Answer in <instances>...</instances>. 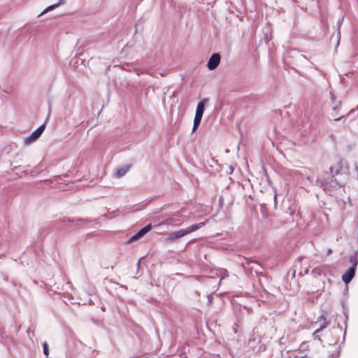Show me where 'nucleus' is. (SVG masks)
Instances as JSON below:
<instances>
[{"instance_id": "nucleus-25", "label": "nucleus", "mask_w": 358, "mask_h": 358, "mask_svg": "<svg viewBox=\"0 0 358 358\" xmlns=\"http://www.w3.org/2000/svg\"><path fill=\"white\" fill-rule=\"evenodd\" d=\"M336 108H337V105H336V106H334L333 107V110H336Z\"/></svg>"}, {"instance_id": "nucleus-8", "label": "nucleus", "mask_w": 358, "mask_h": 358, "mask_svg": "<svg viewBox=\"0 0 358 358\" xmlns=\"http://www.w3.org/2000/svg\"><path fill=\"white\" fill-rule=\"evenodd\" d=\"M355 268H349L346 272L342 275V280L345 284H348L354 278L355 274Z\"/></svg>"}, {"instance_id": "nucleus-2", "label": "nucleus", "mask_w": 358, "mask_h": 358, "mask_svg": "<svg viewBox=\"0 0 358 358\" xmlns=\"http://www.w3.org/2000/svg\"><path fill=\"white\" fill-rule=\"evenodd\" d=\"M329 171L331 176L330 178L324 180L317 179L315 181V185L322 187L324 190H326L327 188L336 187L339 185L337 180L334 178L335 175L338 173V170L334 171L333 166H330Z\"/></svg>"}, {"instance_id": "nucleus-19", "label": "nucleus", "mask_w": 358, "mask_h": 358, "mask_svg": "<svg viewBox=\"0 0 358 358\" xmlns=\"http://www.w3.org/2000/svg\"><path fill=\"white\" fill-rule=\"evenodd\" d=\"M273 199H274V206H275V208H276L277 207V194H275Z\"/></svg>"}, {"instance_id": "nucleus-6", "label": "nucleus", "mask_w": 358, "mask_h": 358, "mask_svg": "<svg viewBox=\"0 0 358 358\" xmlns=\"http://www.w3.org/2000/svg\"><path fill=\"white\" fill-rule=\"evenodd\" d=\"M220 62V55L218 53H213L207 64V66L210 70L215 69Z\"/></svg>"}, {"instance_id": "nucleus-10", "label": "nucleus", "mask_w": 358, "mask_h": 358, "mask_svg": "<svg viewBox=\"0 0 358 358\" xmlns=\"http://www.w3.org/2000/svg\"><path fill=\"white\" fill-rule=\"evenodd\" d=\"M130 169L129 166H124L120 168H118L115 171V176L118 178L124 176L129 171Z\"/></svg>"}, {"instance_id": "nucleus-12", "label": "nucleus", "mask_w": 358, "mask_h": 358, "mask_svg": "<svg viewBox=\"0 0 358 358\" xmlns=\"http://www.w3.org/2000/svg\"><path fill=\"white\" fill-rule=\"evenodd\" d=\"M216 275L217 276H219L220 277V281L218 282V284L220 283V282L227 278L229 276V273H228V271L226 270V269H224V268H221V269H219L217 271H216V273H215Z\"/></svg>"}, {"instance_id": "nucleus-5", "label": "nucleus", "mask_w": 358, "mask_h": 358, "mask_svg": "<svg viewBox=\"0 0 358 358\" xmlns=\"http://www.w3.org/2000/svg\"><path fill=\"white\" fill-rule=\"evenodd\" d=\"M152 224H148L145 227H143L140 229L136 234L133 235L129 239V243L134 242L142 238L144 235H145L148 232H149L152 229Z\"/></svg>"}, {"instance_id": "nucleus-3", "label": "nucleus", "mask_w": 358, "mask_h": 358, "mask_svg": "<svg viewBox=\"0 0 358 358\" xmlns=\"http://www.w3.org/2000/svg\"><path fill=\"white\" fill-rule=\"evenodd\" d=\"M342 331V328L339 324H337L336 327H333L324 334V342H326L328 345L336 344L338 341Z\"/></svg>"}, {"instance_id": "nucleus-18", "label": "nucleus", "mask_w": 358, "mask_h": 358, "mask_svg": "<svg viewBox=\"0 0 358 358\" xmlns=\"http://www.w3.org/2000/svg\"><path fill=\"white\" fill-rule=\"evenodd\" d=\"M27 333L30 338H31V335H34V333L31 331L29 329L27 330Z\"/></svg>"}, {"instance_id": "nucleus-16", "label": "nucleus", "mask_w": 358, "mask_h": 358, "mask_svg": "<svg viewBox=\"0 0 358 358\" xmlns=\"http://www.w3.org/2000/svg\"><path fill=\"white\" fill-rule=\"evenodd\" d=\"M349 261L352 264V266L350 268H354L356 269L358 264V259L357 257H356V255H351L349 258Z\"/></svg>"}, {"instance_id": "nucleus-29", "label": "nucleus", "mask_w": 358, "mask_h": 358, "mask_svg": "<svg viewBox=\"0 0 358 358\" xmlns=\"http://www.w3.org/2000/svg\"><path fill=\"white\" fill-rule=\"evenodd\" d=\"M301 358H303V357H301Z\"/></svg>"}, {"instance_id": "nucleus-23", "label": "nucleus", "mask_w": 358, "mask_h": 358, "mask_svg": "<svg viewBox=\"0 0 358 358\" xmlns=\"http://www.w3.org/2000/svg\"><path fill=\"white\" fill-rule=\"evenodd\" d=\"M353 255H356V257H357L358 255V250L355 251V254Z\"/></svg>"}, {"instance_id": "nucleus-9", "label": "nucleus", "mask_w": 358, "mask_h": 358, "mask_svg": "<svg viewBox=\"0 0 358 358\" xmlns=\"http://www.w3.org/2000/svg\"><path fill=\"white\" fill-rule=\"evenodd\" d=\"M207 102H208L207 99H204L199 102V103L197 104V106H196V113H195L196 115L203 117L204 110H205V106H206V104Z\"/></svg>"}, {"instance_id": "nucleus-17", "label": "nucleus", "mask_w": 358, "mask_h": 358, "mask_svg": "<svg viewBox=\"0 0 358 358\" xmlns=\"http://www.w3.org/2000/svg\"><path fill=\"white\" fill-rule=\"evenodd\" d=\"M43 353L45 356H48L49 355V348L48 345L46 342L43 343Z\"/></svg>"}, {"instance_id": "nucleus-11", "label": "nucleus", "mask_w": 358, "mask_h": 358, "mask_svg": "<svg viewBox=\"0 0 358 358\" xmlns=\"http://www.w3.org/2000/svg\"><path fill=\"white\" fill-rule=\"evenodd\" d=\"M64 3H65V0H59V1L58 3L48 6L45 10H43V12L41 13L39 16L43 15V14H44V13H47V12H48V11L54 10L55 8H57L60 5L64 4Z\"/></svg>"}, {"instance_id": "nucleus-26", "label": "nucleus", "mask_w": 358, "mask_h": 358, "mask_svg": "<svg viewBox=\"0 0 358 358\" xmlns=\"http://www.w3.org/2000/svg\"><path fill=\"white\" fill-rule=\"evenodd\" d=\"M211 278H214V277H208V278H206V280H209V279H211Z\"/></svg>"}, {"instance_id": "nucleus-24", "label": "nucleus", "mask_w": 358, "mask_h": 358, "mask_svg": "<svg viewBox=\"0 0 358 358\" xmlns=\"http://www.w3.org/2000/svg\"><path fill=\"white\" fill-rule=\"evenodd\" d=\"M331 99L332 101L334 100V96L332 94H331Z\"/></svg>"}, {"instance_id": "nucleus-13", "label": "nucleus", "mask_w": 358, "mask_h": 358, "mask_svg": "<svg viewBox=\"0 0 358 358\" xmlns=\"http://www.w3.org/2000/svg\"><path fill=\"white\" fill-rule=\"evenodd\" d=\"M201 119H202V117L195 115V117H194V124H193V128H192V133L194 132L197 129V128L199 127V124H200V123L201 122Z\"/></svg>"}, {"instance_id": "nucleus-20", "label": "nucleus", "mask_w": 358, "mask_h": 358, "mask_svg": "<svg viewBox=\"0 0 358 358\" xmlns=\"http://www.w3.org/2000/svg\"><path fill=\"white\" fill-rule=\"evenodd\" d=\"M338 355H339V352L337 351L336 352L332 354L331 356H332L333 358H337L338 357Z\"/></svg>"}, {"instance_id": "nucleus-7", "label": "nucleus", "mask_w": 358, "mask_h": 358, "mask_svg": "<svg viewBox=\"0 0 358 358\" xmlns=\"http://www.w3.org/2000/svg\"><path fill=\"white\" fill-rule=\"evenodd\" d=\"M322 320H323V321H324V323H322V324H320V328H318L317 329H316V330L314 331V333L313 334V336L314 339H318V340L321 342V343H322L323 342H324V340L321 339L318 334H319L321 331H322V330H323V329H324L327 326V324H328V323H329V322H325V319H324L323 317H322V316H321V317H319V318H318V320H317V322H322Z\"/></svg>"}, {"instance_id": "nucleus-22", "label": "nucleus", "mask_w": 358, "mask_h": 358, "mask_svg": "<svg viewBox=\"0 0 358 358\" xmlns=\"http://www.w3.org/2000/svg\"><path fill=\"white\" fill-rule=\"evenodd\" d=\"M341 118H342V116L335 118L334 120L338 121V120H341Z\"/></svg>"}, {"instance_id": "nucleus-1", "label": "nucleus", "mask_w": 358, "mask_h": 358, "mask_svg": "<svg viewBox=\"0 0 358 358\" xmlns=\"http://www.w3.org/2000/svg\"><path fill=\"white\" fill-rule=\"evenodd\" d=\"M205 225V222H199L195 224H192L185 229H182L173 232L169 234L167 238H166V241L173 242L176 240L180 238L193 231H195L200 228L203 227Z\"/></svg>"}, {"instance_id": "nucleus-14", "label": "nucleus", "mask_w": 358, "mask_h": 358, "mask_svg": "<svg viewBox=\"0 0 358 358\" xmlns=\"http://www.w3.org/2000/svg\"><path fill=\"white\" fill-rule=\"evenodd\" d=\"M180 222L179 219L173 218V217H169L166 220H164L160 224L163 225H169L171 224L173 222Z\"/></svg>"}, {"instance_id": "nucleus-21", "label": "nucleus", "mask_w": 358, "mask_h": 358, "mask_svg": "<svg viewBox=\"0 0 358 358\" xmlns=\"http://www.w3.org/2000/svg\"><path fill=\"white\" fill-rule=\"evenodd\" d=\"M343 18H344V17H343V16H342V17H341V18H340V19L338 20V24H339V25H341V22H342V21L343 20Z\"/></svg>"}, {"instance_id": "nucleus-27", "label": "nucleus", "mask_w": 358, "mask_h": 358, "mask_svg": "<svg viewBox=\"0 0 358 358\" xmlns=\"http://www.w3.org/2000/svg\"><path fill=\"white\" fill-rule=\"evenodd\" d=\"M331 252V250L329 249V251H328V253L330 254Z\"/></svg>"}, {"instance_id": "nucleus-4", "label": "nucleus", "mask_w": 358, "mask_h": 358, "mask_svg": "<svg viewBox=\"0 0 358 358\" xmlns=\"http://www.w3.org/2000/svg\"><path fill=\"white\" fill-rule=\"evenodd\" d=\"M46 126V121L25 138L24 143L29 145L36 141L43 134Z\"/></svg>"}, {"instance_id": "nucleus-28", "label": "nucleus", "mask_w": 358, "mask_h": 358, "mask_svg": "<svg viewBox=\"0 0 358 358\" xmlns=\"http://www.w3.org/2000/svg\"><path fill=\"white\" fill-rule=\"evenodd\" d=\"M357 109H358V105H357Z\"/></svg>"}, {"instance_id": "nucleus-15", "label": "nucleus", "mask_w": 358, "mask_h": 358, "mask_svg": "<svg viewBox=\"0 0 358 358\" xmlns=\"http://www.w3.org/2000/svg\"><path fill=\"white\" fill-rule=\"evenodd\" d=\"M259 338L258 336H253L252 338H250L248 341V345L250 348H255V344L256 343L259 342Z\"/></svg>"}]
</instances>
